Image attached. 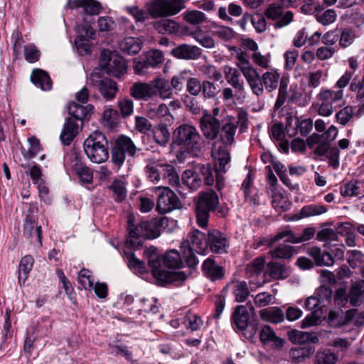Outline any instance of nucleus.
<instances>
[{"mask_svg":"<svg viewBox=\"0 0 364 364\" xmlns=\"http://www.w3.org/2000/svg\"><path fill=\"white\" fill-rule=\"evenodd\" d=\"M283 6L280 4H271L265 10V16L272 20H277L274 23V28H280L289 25L292 22L294 14L292 11H288L282 16Z\"/></svg>","mask_w":364,"mask_h":364,"instance_id":"16","label":"nucleus"},{"mask_svg":"<svg viewBox=\"0 0 364 364\" xmlns=\"http://www.w3.org/2000/svg\"><path fill=\"white\" fill-rule=\"evenodd\" d=\"M126 258L130 269L137 271L140 274L146 272V268L144 262L137 259L134 253H127Z\"/></svg>","mask_w":364,"mask_h":364,"instance_id":"51","label":"nucleus"},{"mask_svg":"<svg viewBox=\"0 0 364 364\" xmlns=\"http://www.w3.org/2000/svg\"><path fill=\"white\" fill-rule=\"evenodd\" d=\"M200 92L205 99H214L217 96L218 90L213 82L210 80H203Z\"/></svg>","mask_w":364,"mask_h":364,"instance_id":"57","label":"nucleus"},{"mask_svg":"<svg viewBox=\"0 0 364 364\" xmlns=\"http://www.w3.org/2000/svg\"><path fill=\"white\" fill-rule=\"evenodd\" d=\"M327 208L322 204H311L304 206L300 210V218L320 215L327 212Z\"/></svg>","mask_w":364,"mask_h":364,"instance_id":"43","label":"nucleus"},{"mask_svg":"<svg viewBox=\"0 0 364 364\" xmlns=\"http://www.w3.org/2000/svg\"><path fill=\"white\" fill-rule=\"evenodd\" d=\"M142 41L134 37H127L119 43V48L122 52L128 55L137 54L141 49Z\"/></svg>","mask_w":364,"mask_h":364,"instance_id":"31","label":"nucleus"},{"mask_svg":"<svg viewBox=\"0 0 364 364\" xmlns=\"http://www.w3.org/2000/svg\"><path fill=\"white\" fill-rule=\"evenodd\" d=\"M332 254L322 252L318 247L308 249L307 253L311 256L317 266H331L334 263V258L342 259L344 257L345 246L343 245H333Z\"/></svg>","mask_w":364,"mask_h":364,"instance_id":"9","label":"nucleus"},{"mask_svg":"<svg viewBox=\"0 0 364 364\" xmlns=\"http://www.w3.org/2000/svg\"><path fill=\"white\" fill-rule=\"evenodd\" d=\"M264 274L273 279H283L289 276L290 269L281 262L270 261L266 264Z\"/></svg>","mask_w":364,"mask_h":364,"instance_id":"22","label":"nucleus"},{"mask_svg":"<svg viewBox=\"0 0 364 364\" xmlns=\"http://www.w3.org/2000/svg\"><path fill=\"white\" fill-rule=\"evenodd\" d=\"M250 23L258 33H262L267 29L265 17L260 13L250 14Z\"/></svg>","mask_w":364,"mask_h":364,"instance_id":"49","label":"nucleus"},{"mask_svg":"<svg viewBox=\"0 0 364 364\" xmlns=\"http://www.w3.org/2000/svg\"><path fill=\"white\" fill-rule=\"evenodd\" d=\"M314 352V346L296 347L290 349L289 356L293 362L299 363L310 358Z\"/></svg>","mask_w":364,"mask_h":364,"instance_id":"36","label":"nucleus"},{"mask_svg":"<svg viewBox=\"0 0 364 364\" xmlns=\"http://www.w3.org/2000/svg\"><path fill=\"white\" fill-rule=\"evenodd\" d=\"M207 234L195 230L188 235V242L196 249L198 254L205 255Z\"/></svg>","mask_w":364,"mask_h":364,"instance_id":"32","label":"nucleus"},{"mask_svg":"<svg viewBox=\"0 0 364 364\" xmlns=\"http://www.w3.org/2000/svg\"><path fill=\"white\" fill-rule=\"evenodd\" d=\"M232 294L237 302L245 301L250 295L247 284L245 281H237L231 284Z\"/></svg>","mask_w":364,"mask_h":364,"instance_id":"38","label":"nucleus"},{"mask_svg":"<svg viewBox=\"0 0 364 364\" xmlns=\"http://www.w3.org/2000/svg\"><path fill=\"white\" fill-rule=\"evenodd\" d=\"M259 339L264 345L272 343V346L280 350L283 348L285 341L278 337L269 326H264L259 331Z\"/></svg>","mask_w":364,"mask_h":364,"instance_id":"23","label":"nucleus"},{"mask_svg":"<svg viewBox=\"0 0 364 364\" xmlns=\"http://www.w3.org/2000/svg\"><path fill=\"white\" fill-rule=\"evenodd\" d=\"M100 65L108 74L120 77L127 71V63L124 58L109 50H103L100 57Z\"/></svg>","mask_w":364,"mask_h":364,"instance_id":"7","label":"nucleus"},{"mask_svg":"<svg viewBox=\"0 0 364 364\" xmlns=\"http://www.w3.org/2000/svg\"><path fill=\"white\" fill-rule=\"evenodd\" d=\"M229 247V240L227 236L218 230H209L206 237V249L215 254H223L227 252Z\"/></svg>","mask_w":364,"mask_h":364,"instance_id":"14","label":"nucleus"},{"mask_svg":"<svg viewBox=\"0 0 364 364\" xmlns=\"http://www.w3.org/2000/svg\"><path fill=\"white\" fill-rule=\"evenodd\" d=\"M118 107L120 109L122 117L127 118L134 112V103L131 99L124 97L118 100Z\"/></svg>","mask_w":364,"mask_h":364,"instance_id":"58","label":"nucleus"},{"mask_svg":"<svg viewBox=\"0 0 364 364\" xmlns=\"http://www.w3.org/2000/svg\"><path fill=\"white\" fill-rule=\"evenodd\" d=\"M167 225L168 219L165 217L142 221L134 225V217L129 215L127 221L129 235L127 241L132 247L141 246L143 242L142 238L151 240L158 237L161 235V229Z\"/></svg>","mask_w":364,"mask_h":364,"instance_id":"3","label":"nucleus"},{"mask_svg":"<svg viewBox=\"0 0 364 364\" xmlns=\"http://www.w3.org/2000/svg\"><path fill=\"white\" fill-rule=\"evenodd\" d=\"M31 82L42 90H50L52 88V81L48 74L41 69H34L31 75Z\"/></svg>","mask_w":364,"mask_h":364,"instance_id":"28","label":"nucleus"},{"mask_svg":"<svg viewBox=\"0 0 364 364\" xmlns=\"http://www.w3.org/2000/svg\"><path fill=\"white\" fill-rule=\"evenodd\" d=\"M79 131L77 122L72 117H68L65 123L60 139L64 145H69L73 139L77 136Z\"/></svg>","mask_w":364,"mask_h":364,"instance_id":"27","label":"nucleus"},{"mask_svg":"<svg viewBox=\"0 0 364 364\" xmlns=\"http://www.w3.org/2000/svg\"><path fill=\"white\" fill-rule=\"evenodd\" d=\"M289 91H288V82L282 77L279 82L278 96L274 104V109H279L285 102H289Z\"/></svg>","mask_w":364,"mask_h":364,"instance_id":"44","label":"nucleus"},{"mask_svg":"<svg viewBox=\"0 0 364 364\" xmlns=\"http://www.w3.org/2000/svg\"><path fill=\"white\" fill-rule=\"evenodd\" d=\"M220 120L211 114L205 113L199 119V127L205 139L215 140L220 133Z\"/></svg>","mask_w":364,"mask_h":364,"instance_id":"13","label":"nucleus"},{"mask_svg":"<svg viewBox=\"0 0 364 364\" xmlns=\"http://www.w3.org/2000/svg\"><path fill=\"white\" fill-rule=\"evenodd\" d=\"M147 11L153 18L173 16L178 9L172 7L170 0H154L147 4Z\"/></svg>","mask_w":364,"mask_h":364,"instance_id":"17","label":"nucleus"},{"mask_svg":"<svg viewBox=\"0 0 364 364\" xmlns=\"http://www.w3.org/2000/svg\"><path fill=\"white\" fill-rule=\"evenodd\" d=\"M148 264L151 268L153 276L159 285L164 286L168 283L183 282L191 274L183 271L168 272L161 269V264L168 269H180L183 267V261L180 253L176 250L166 251L161 257L153 251L148 255Z\"/></svg>","mask_w":364,"mask_h":364,"instance_id":"1","label":"nucleus"},{"mask_svg":"<svg viewBox=\"0 0 364 364\" xmlns=\"http://www.w3.org/2000/svg\"><path fill=\"white\" fill-rule=\"evenodd\" d=\"M355 109L351 106H346L336 114V119L341 124H346L354 114Z\"/></svg>","mask_w":364,"mask_h":364,"instance_id":"64","label":"nucleus"},{"mask_svg":"<svg viewBox=\"0 0 364 364\" xmlns=\"http://www.w3.org/2000/svg\"><path fill=\"white\" fill-rule=\"evenodd\" d=\"M188 75V72L183 70L178 75L173 76L169 82L171 89L181 91L183 88L184 83L186 82Z\"/></svg>","mask_w":364,"mask_h":364,"instance_id":"59","label":"nucleus"},{"mask_svg":"<svg viewBox=\"0 0 364 364\" xmlns=\"http://www.w3.org/2000/svg\"><path fill=\"white\" fill-rule=\"evenodd\" d=\"M185 323L187 328L193 331L198 330L203 325L201 318L193 313H188L186 315Z\"/></svg>","mask_w":364,"mask_h":364,"instance_id":"63","label":"nucleus"},{"mask_svg":"<svg viewBox=\"0 0 364 364\" xmlns=\"http://www.w3.org/2000/svg\"><path fill=\"white\" fill-rule=\"evenodd\" d=\"M356 314L357 309H355L346 311V312L341 309L331 311L328 314V323L332 327H341L350 322Z\"/></svg>","mask_w":364,"mask_h":364,"instance_id":"19","label":"nucleus"},{"mask_svg":"<svg viewBox=\"0 0 364 364\" xmlns=\"http://www.w3.org/2000/svg\"><path fill=\"white\" fill-rule=\"evenodd\" d=\"M130 95L137 100H149L154 96L152 82L149 83L138 82L134 83L130 87Z\"/></svg>","mask_w":364,"mask_h":364,"instance_id":"20","label":"nucleus"},{"mask_svg":"<svg viewBox=\"0 0 364 364\" xmlns=\"http://www.w3.org/2000/svg\"><path fill=\"white\" fill-rule=\"evenodd\" d=\"M33 257L30 255H26L21 258L18 269V282L20 284H21V280L24 283L27 279L28 274L33 267Z\"/></svg>","mask_w":364,"mask_h":364,"instance_id":"41","label":"nucleus"},{"mask_svg":"<svg viewBox=\"0 0 364 364\" xmlns=\"http://www.w3.org/2000/svg\"><path fill=\"white\" fill-rule=\"evenodd\" d=\"M336 18L337 14L334 9H327L324 11H318L316 14V20L324 26L333 23Z\"/></svg>","mask_w":364,"mask_h":364,"instance_id":"53","label":"nucleus"},{"mask_svg":"<svg viewBox=\"0 0 364 364\" xmlns=\"http://www.w3.org/2000/svg\"><path fill=\"white\" fill-rule=\"evenodd\" d=\"M173 142L179 148L178 159L189 155L198 157L203 154L205 141L198 129L191 124H183L175 129Z\"/></svg>","mask_w":364,"mask_h":364,"instance_id":"2","label":"nucleus"},{"mask_svg":"<svg viewBox=\"0 0 364 364\" xmlns=\"http://www.w3.org/2000/svg\"><path fill=\"white\" fill-rule=\"evenodd\" d=\"M215 164L214 166V169L210 164H198L195 166L196 168L197 173L200 175V178H203L205 185H213L215 178L216 188L218 191H220L224 187V178L221 173H224L225 172L216 171V166H218V162L215 159Z\"/></svg>","mask_w":364,"mask_h":364,"instance_id":"11","label":"nucleus"},{"mask_svg":"<svg viewBox=\"0 0 364 364\" xmlns=\"http://www.w3.org/2000/svg\"><path fill=\"white\" fill-rule=\"evenodd\" d=\"M286 238L285 242L292 244L300 243L299 235H296L292 230L287 229L278 232L269 242V245L272 247L275 242Z\"/></svg>","mask_w":364,"mask_h":364,"instance_id":"46","label":"nucleus"},{"mask_svg":"<svg viewBox=\"0 0 364 364\" xmlns=\"http://www.w3.org/2000/svg\"><path fill=\"white\" fill-rule=\"evenodd\" d=\"M316 296L318 298L321 306L326 307L331 304L332 291L329 287L322 286L317 290Z\"/></svg>","mask_w":364,"mask_h":364,"instance_id":"62","label":"nucleus"},{"mask_svg":"<svg viewBox=\"0 0 364 364\" xmlns=\"http://www.w3.org/2000/svg\"><path fill=\"white\" fill-rule=\"evenodd\" d=\"M134 129L141 134H146L152 130L153 127L147 118L136 116L134 118Z\"/></svg>","mask_w":364,"mask_h":364,"instance_id":"52","label":"nucleus"},{"mask_svg":"<svg viewBox=\"0 0 364 364\" xmlns=\"http://www.w3.org/2000/svg\"><path fill=\"white\" fill-rule=\"evenodd\" d=\"M294 252V247L283 243L279 245L274 250L270 251L269 254L272 258L289 259L291 258Z\"/></svg>","mask_w":364,"mask_h":364,"instance_id":"40","label":"nucleus"},{"mask_svg":"<svg viewBox=\"0 0 364 364\" xmlns=\"http://www.w3.org/2000/svg\"><path fill=\"white\" fill-rule=\"evenodd\" d=\"M343 96L342 90L333 91L330 89L322 88L316 95L318 114L323 117L331 115L334 109L333 104L341 100Z\"/></svg>","mask_w":364,"mask_h":364,"instance_id":"8","label":"nucleus"},{"mask_svg":"<svg viewBox=\"0 0 364 364\" xmlns=\"http://www.w3.org/2000/svg\"><path fill=\"white\" fill-rule=\"evenodd\" d=\"M92 21V18L87 19V17H84L83 22L78 23L76 27L77 36L75 40V46L80 52L86 54L90 53V41L95 36V31L91 26Z\"/></svg>","mask_w":364,"mask_h":364,"instance_id":"10","label":"nucleus"},{"mask_svg":"<svg viewBox=\"0 0 364 364\" xmlns=\"http://www.w3.org/2000/svg\"><path fill=\"white\" fill-rule=\"evenodd\" d=\"M261 318L272 323H282L284 320V314L279 307H269L259 311Z\"/></svg>","mask_w":364,"mask_h":364,"instance_id":"33","label":"nucleus"},{"mask_svg":"<svg viewBox=\"0 0 364 364\" xmlns=\"http://www.w3.org/2000/svg\"><path fill=\"white\" fill-rule=\"evenodd\" d=\"M200 71L208 78L219 81L222 78L221 73L213 65H204L200 68Z\"/></svg>","mask_w":364,"mask_h":364,"instance_id":"60","label":"nucleus"},{"mask_svg":"<svg viewBox=\"0 0 364 364\" xmlns=\"http://www.w3.org/2000/svg\"><path fill=\"white\" fill-rule=\"evenodd\" d=\"M224 73L228 83L238 91L244 90V81L241 79L240 73L236 68L226 66Z\"/></svg>","mask_w":364,"mask_h":364,"instance_id":"34","label":"nucleus"},{"mask_svg":"<svg viewBox=\"0 0 364 364\" xmlns=\"http://www.w3.org/2000/svg\"><path fill=\"white\" fill-rule=\"evenodd\" d=\"M195 97L191 95H183L181 100L188 110L193 114H197L200 112V108Z\"/></svg>","mask_w":364,"mask_h":364,"instance_id":"61","label":"nucleus"},{"mask_svg":"<svg viewBox=\"0 0 364 364\" xmlns=\"http://www.w3.org/2000/svg\"><path fill=\"white\" fill-rule=\"evenodd\" d=\"M110 188L114 193L116 200L120 202L126 198L127 190L123 181L120 180H114L112 182Z\"/></svg>","mask_w":364,"mask_h":364,"instance_id":"54","label":"nucleus"},{"mask_svg":"<svg viewBox=\"0 0 364 364\" xmlns=\"http://www.w3.org/2000/svg\"><path fill=\"white\" fill-rule=\"evenodd\" d=\"M183 19L191 25H199L206 20L204 13L198 10L186 11L183 14Z\"/></svg>","mask_w":364,"mask_h":364,"instance_id":"47","label":"nucleus"},{"mask_svg":"<svg viewBox=\"0 0 364 364\" xmlns=\"http://www.w3.org/2000/svg\"><path fill=\"white\" fill-rule=\"evenodd\" d=\"M67 6L72 9L82 8L89 16L97 15L102 9L101 4L95 0H68Z\"/></svg>","mask_w":364,"mask_h":364,"instance_id":"21","label":"nucleus"},{"mask_svg":"<svg viewBox=\"0 0 364 364\" xmlns=\"http://www.w3.org/2000/svg\"><path fill=\"white\" fill-rule=\"evenodd\" d=\"M337 356L330 351H319L315 358V364H335Z\"/></svg>","mask_w":364,"mask_h":364,"instance_id":"56","label":"nucleus"},{"mask_svg":"<svg viewBox=\"0 0 364 364\" xmlns=\"http://www.w3.org/2000/svg\"><path fill=\"white\" fill-rule=\"evenodd\" d=\"M153 137L156 143L161 146H165L170 139V132L165 124H159L153 127L151 130Z\"/></svg>","mask_w":364,"mask_h":364,"instance_id":"39","label":"nucleus"},{"mask_svg":"<svg viewBox=\"0 0 364 364\" xmlns=\"http://www.w3.org/2000/svg\"><path fill=\"white\" fill-rule=\"evenodd\" d=\"M114 145L125 155L127 154L131 157H134L136 156V151L139 150L131 138L124 135L119 136L116 140Z\"/></svg>","mask_w":364,"mask_h":364,"instance_id":"37","label":"nucleus"},{"mask_svg":"<svg viewBox=\"0 0 364 364\" xmlns=\"http://www.w3.org/2000/svg\"><path fill=\"white\" fill-rule=\"evenodd\" d=\"M210 213L223 218L228 213V208L220 205L219 196L213 189L202 191L198 196L196 213L199 226L201 228L207 226Z\"/></svg>","mask_w":364,"mask_h":364,"instance_id":"5","label":"nucleus"},{"mask_svg":"<svg viewBox=\"0 0 364 364\" xmlns=\"http://www.w3.org/2000/svg\"><path fill=\"white\" fill-rule=\"evenodd\" d=\"M88 83L95 87L107 100L114 99L119 91L116 82L109 78H101L97 73H91Z\"/></svg>","mask_w":364,"mask_h":364,"instance_id":"12","label":"nucleus"},{"mask_svg":"<svg viewBox=\"0 0 364 364\" xmlns=\"http://www.w3.org/2000/svg\"><path fill=\"white\" fill-rule=\"evenodd\" d=\"M161 164L149 160L146 166L147 177L152 182H158L161 176Z\"/></svg>","mask_w":364,"mask_h":364,"instance_id":"45","label":"nucleus"},{"mask_svg":"<svg viewBox=\"0 0 364 364\" xmlns=\"http://www.w3.org/2000/svg\"><path fill=\"white\" fill-rule=\"evenodd\" d=\"M182 181L191 191L197 190L203 183L200 175L197 173L196 166L194 170H186L183 172Z\"/></svg>","mask_w":364,"mask_h":364,"instance_id":"35","label":"nucleus"},{"mask_svg":"<svg viewBox=\"0 0 364 364\" xmlns=\"http://www.w3.org/2000/svg\"><path fill=\"white\" fill-rule=\"evenodd\" d=\"M250 315L244 305L237 306L231 316V323L239 331H245L247 328Z\"/></svg>","mask_w":364,"mask_h":364,"instance_id":"24","label":"nucleus"},{"mask_svg":"<svg viewBox=\"0 0 364 364\" xmlns=\"http://www.w3.org/2000/svg\"><path fill=\"white\" fill-rule=\"evenodd\" d=\"M181 202L176 195L168 188H163L158 196L156 210L161 214L181 208Z\"/></svg>","mask_w":364,"mask_h":364,"instance_id":"15","label":"nucleus"},{"mask_svg":"<svg viewBox=\"0 0 364 364\" xmlns=\"http://www.w3.org/2000/svg\"><path fill=\"white\" fill-rule=\"evenodd\" d=\"M94 106L89 104L86 106L78 105L74 102H72L68 105V111L69 114L76 122L77 120L83 121L88 119L94 111Z\"/></svg>","mask_w":364,"mask_h":364,"instance_id":"25","label":"nucleus"},{"mask_svg":"<svg viewBox=\"0 0 364 364\" xmlns=\"http://www.w3.org/2000/svg\"><path fill=\"white\" fill-rule=\"evenodd\" d=\"M202 268L206 277L212 281L220 279L224 276L223 268L216 264L215 261L210 258L204 261Z\"/></svg>","mask_w":364,"mask_h":364,"instance_id":"29","label":"nucleus"},{"mask_svg":"<svg viewBox=\"0 0 364 364\" xmlns=\"http://www.w3.org/2000/svg\"><path fill=\"white\" fill-rule=\"evenodd\" d=\"M83 149L87 158L94 163L101 164L109 158L108 141L101 132L90 134L84 141Z\"/></svg>","mask_w":364,"mask_h":364,"instance_id":"6","label":"nucleus"},{"mask_svg":"<svg viewBox=\"0 0 364 364\" xmlns=\"http://www.w3.org/2000/svg\"><path fill=\"white\" fill-rule=\"evenodd\" d=\"M261 77L263 87L264 86L268 92H272L277 89L280 77L277 72L274 70L267 71Z\"/></svg>","mask_w":364,"mask_h":364,"instance_id":"42","label":"nucleus"},{"mask_svg":"<svg viewBox=\"0 0 364 364\" xmlns=\"http://www.w3.org/2000/svg\"><path fill=\"white\" fill-rule=\"evenodd\" d=\"M171 54L178 59L196 60L202 55V50L196 46L183 43L173 48Z\"/></svg>","mask_w":364,"mask_h":364,"instance_id":"18","label":"nucleus"},{"mask_svg":"<svg viewBox=\"0 0 364 364\" xmlns=\"http://www.w3.org/2000/svg\"><path fill=\"white\" fill-rule=\"evenodd\" d=\"M23 235L27 237H36L40 245H42L41 225H36V223H24Z\"/></svg>","mask_w":364,"mask_h":364,"instance_id":"50","label":"nucleus"},{"mask_svg":"<svg viewBox=\"0 0 364 364\" xmlns=\"http://www.w3.org/2000/svg\"><path fill=\"white\" fill-rule=\"evenodd\" d=\"M360 182L358 181H350L341 188V194L342 196H357L360 194Z\"/></svg>","mask_w":364,"mask_h":364,"instance_id":"48","label":"nucleus"},{"mask_svg":"<svg viewBox=\"0 0 364 364\" xmlns=\"http://www.w3.org/2000/svg\"><path fill=\"white\" fill-rule=\"evenodd\" d=\"M186 91L192 96H198L201 92L202 82L197 77H189L186 80Z\"/></svg>","mask_w":364,"mask_h":364,"instance_id":"55","label":"nucleus"},{"mask_svg":"<svg viewBox=\"0 0 364 364\" xmlns=\"http://www.w3.org/2000/svg\"><path fill=\"white\" fill-rule=\"evenodd\" d=\"M152 82L154 87V96L159 95L161 98H171L173 95V90L169 82L164 78H156Z\"/></svg>","mask_w":364,"mask_h":364,"instance_id":"30","label":"nucleus"},{"mask_svg":"<svg viewBox=\"0 0 364 364\" xmlns=\"http://www.w3.org/2000/svg\"><path fill=\"white\" fill-rule=\"evenodd\" d=\"M289 340L294 344H304L306 343H316L318 336L314 333L304 332L292 329L287 332Z\"/></svg>","mask_w":364,"mask_h":364,"instance_id":"26","label":"nucleus"},{"mask_svg":"<svg viewBox=\"0 0 364 364\" xmlns=\"http://www.w3.org/2000/svg\"><path fill=\"white\" fill-rule=\"evenodd\" d=\"M237 128V126L231 120L220 127L219 135L212 145V155L218 162L216 171L226 172L225 166L230 161L229 147L235 141Z\"/></svg>","mask_w":364,"mask_h":364,"instance_id":"4","label":"nucleus"}]
</instances>
